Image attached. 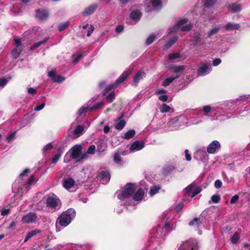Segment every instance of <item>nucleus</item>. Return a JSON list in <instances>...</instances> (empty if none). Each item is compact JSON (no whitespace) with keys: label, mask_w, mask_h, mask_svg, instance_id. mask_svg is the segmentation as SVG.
<instances>
[{"label":"nucleus","mask_w":250,"mask_h":250,"mask_svg":"<svg viewBox=\"0 0 250 250\" xmlns=\"http://www.w3.org/2000/svg\"><path fill=\"white\" fill-rule=\"evenodd\" d=\"M76 216V211L73 208H69L63 211L58 218L56 225H59L61 227L67 226Z\"/></svg>","instance_id":"nucleus-1"},{"label":"nucleus","mask_w":250,"mask_h":250,"mask_svg":"<svg viewBox=\"0 0 250 250\" xmlns=\"http://www.w3.org/2000/svg\"><path fill=\"white\" fill-rule=\"evenodd\" d=\"M44 199L45 200L46 207L52 211L59 210L62 206V202L59 198L54 193L46 195Z\"/></svg>","instance_id":"nucleus-2"},{"label":"nucleus","mask_w":250,"mask_h":250,"mask_svg":"<svg viewBox=\"0 0 250 250\" xmlns=\"http://www.w3.org/2000/svg\"><path fill=\"white\" fill-rule=\"evenodd\" d=\"M145 10L146 12H151L155 10H160L162 7V0H144Z\"/></svg>","instance_id":"nucleus-3"},{"label":"nucleus","mask_w":250,"mask_h":250,"mask_svg":"<svg viewBox=\"0 0 250 250\" xmlns=\"http://www.w3.org/2000/svg\"><path fill=\"white\" fill-rule=\"evenodd\" d=\"M136 190V186L135 184L127 183L125 186L122 191V196L123 198H127L132 195Z\"/></svg>","instance_id":"nucleus-4"},{"label":"nucleus","mask_w":250,"mask_h":250,"mask_svg":"<svg viewBox=\"0 0 250 250\" xmlns=\"http://www.w3.org/2000/svg\"><path fill=\"white\" fill-rule=\"evenodd\" d=\"M38 220V214L33 212H29L22 217V221L24 223H35Z\"/></svg>","instance_id":"nucleus-5"},{"label":"nucleus","mask_w":250,"mask_h":250,"mask_svg":"<svg viewBox=\"0 0 250 250\" xmlns=\"http://www.w3.org/2000/svg\"><path fill=\"white\" fill-rule=\"evenodd\" d=\"M124 117V114L122 113L121 116L117 118L115 120V122L116 123L115 125V128L117 130H121L125 127L126 123L125 120H122Z\"/></svg>","instance_id":"nucleus-6"},{"label":"nucleus","mask_w":250,"mask_h":250,"mask_svg":"<svg viewBox=\"0 0 250 250\" xmlns=\"http://www.w3.org/2000/svg\"><path fill=\"white\" fill-rule=\"evenodd\" d=\"M82 146L81 145H75L71 149V156L73 159H77L80 157L82 151Z\"/></svg>","instance_id":"nucleus-7"},{"label":"nucleus","mask_w":250,"mask_h":250,"mask_svg":"<svg viewBox=\"0 0 250 250\" xmlns=\"http://www.w3.org/2000/svg\"><path fill=\"white\" fill-rule=\"evenodd\" d=\"M220 147L219 142L216 140L213 141L209 144L207 147V151L208 153L213 154L215 151Z\"/></svg>","instance_id":"nucleus-8"},{"label":"nucleus","mask_w":250,"mask_h":250,"mask_svg":"<svg viewBox=\"0 0 250 250\" xmlns=\"http://www.w3.org/2000/svg\"><path fill=\"white\" fill-rule=\"evenodd\" d=\"M49 16V13L47 10L45 9H38L36 10V16L40 20L43 21L46 20Z\"/></svg>","instance_id":"nucleus-9"},{"label":"nucleus","mask_w":250,"mask_h":250,"mask_svg":"<svg viewBox=\"0 0 250 250\" xmlns=\"http://www.w3.org/2000/svg\"><path fill=\"white\" fill-rule=\"evenodd\" d=\"M131 72L132 70L131 69H128L123 72L122 75L116 80L115 82L117 83V86L118 84L123 83L125 81Z\"/></svg>","instance_id":"nucleus-10"},{"label":"nucleus","mask_w":250,"mask_h":250,"mask_svg":"<svg viewBox=\"0 0 250 250\" xmlns=\"http://www.w3.org/2000/svg\"><path fill=\"white\" fill-rule=\"evenodd\" d=\"M98 178L104 181H108L110 179V175L106 170H101L98 173Z\"/></svg>","instance_id":"nucleus-11"},{"label":"nucleus","mask_w":250,"mask_h":250,"mask_svg":"<svg viewBox=\"0 0 250 250\" xmlns=\"http://www.w3.org/2000/svg\"><path fill=\"white\" fill-rule=\"evenodd\" d=\"M145 146L144 143L142 142L138 141H135L132 144L130 147V150L133 151L134 150H140Z\"/></svg>","instance_id":"nucleus-12"},{"label":"nucleus","mask_w":250,"mask_h":250,"mask_svg":"<svg viewBox=\"0 0 250 250\" xmlns=\"http://www.w3.org/2000/svg\"><path fill=\"white\" fill-rule=\"evenodd\" d=\"M188 19L184 18L181 20H179L177 23L171 29L170 32L176 31L178 29H179L181 26H182L183 24L187 23L188 22Z\"/></svg>","instance_id":"nucleus-13"},{"label":"nucleus","mask_w":250,"mask_h":250,"mask_svg":"<svg viewBox=\"0 0 250 250\" xmlns=\"http://www.w3.org/2000/svg\"><path fill=\"white\" fill-rule=\"evenodd\" d=\"M97 7V5L96 4L90 5L84 9L83 12V15L85 16L93 14L96 10Z\"/></svg>","instance_id":"nucleus-14"},{"label":"nucleus","mask_w":250,"mask_h":250,"mask_svg":"<svg viewBox=\"0 0 250 250\" xmlns=\"http://www.w3.org/2000/svg\"><path fill=\"white\" fill-rule=\"evenodd\" d=\"M224 27L227 31H233L235 30H239L240 26L238 23L228 22L224 26Z\"/></svg>","instance_id":"nucleus-15"},{"label":"nucleus","mask_w":250,"mask_h":250,"mask_svg":"<svg viewBox=\"0 0 250 250\" xmlns=\"http://www.w3.org/2000/svg\"><path fill=\"white\" fill-rule=\"evenodd\" d=\"M42 232V230L39 229H36L34 230H32L30 231H29L24 239V242H27L29 239H30L32 237Z\"/></svg>","instance_id":"nucleus-16"},{"label":"nucleus","mask_w":250,"mask_h":250,"mask_svg":"<svg viewBox=\"0 0 250 250\" xmlns=\"http://www.w3.org/2000/svg\"><path fill=\"white\" fill-rule=\"evenodd\" d=\"M180 76H181L180 74H177L174 77H170L167 78L163 82L162 86L164 87L168 86L173 82L174 80L179 78Z\"/></svg>","instance_id":"nucleus-17"},{"label":"nucleus","mask_w":250,"mask_h":250,"mask_svg":"<svg viewBox=\"0 0 250 250\" xmlns=\"http://www.w3.org/2000/svg\"><path fill=\"white\" fill-rule=\"evenodd\" d=\"M145 194L144 190L142 188H139L136 191L134 192L133 199L136 201H141Z\"/></svg>","instance_id":"nucleus-18"},{"label":"nucleus","mask_w":250,"mask_h":250,"mask_svg":"<svg viewBox=\"0 0 250 250\" xmlns=\"http://www.w3.org/2000/svg\"><path fill=\"white\" fill-rule=\"evenodd\" d=\"M74 180L72 178H68L64 179L63 186L66 189H69L74 186Z\"/></svg>","instance_id":"nucleus-19"},{"label":"nucleus","mask_w":250,"mask_h":250,"mask_svg":"<svg viewBox=\"0 0 250 250\" xmlns=\"http://www.w3.org/2000/svg\"><path fill=\"white\" fill-rule=\"evenodd\" d=\"M145 75V73L144 71H139L137 72V73L136 74L135 76L133 78V83H134L136 84V85H137L139 81L143 79V77Z\"/></svg>","instance_id":"nucleus-20"},{"label":"nucleus","mask_w":250,"mask_h":250,"mask_svg":"<svg viewBox=\"0 0 250 250\" xmlns=\"http://www.w3.org/2000/svg\"><path fill=\"white\" fill-rule=\"evenodd\" d=\"M142 16V13L139 10H133L130 15V18L134 20L138 21L140 20Z\"/></svg>","instance_id":"nucleus-21"},{"label":"nucleus","mask_w":250,"mask_h":250,"mask_svg":"<svg viewBox=\"0 0 250 250\" xmlns=\"http://www.w3.org/2000/svg\"><path fill=\"white\" fill-rule=\"evenodd\" d=\"M241 5L238 2H235L232 3L231 5L229 6V8L230 9V10L232 13H236L239 12L241 9Z\"/></svg>","instance_id":"nucleus-22"},{"label":"nucleus","mask_w":250,"mask_h":250,"mask_svg":"<svg viewBox=\"0 0 250 250\" xmlns=\"http://www.w3.org/2000/svg\"><path fill=\"white\" fill-rule=\"evenodd\" d=\"M196 187V185L192 183L187 187L185 189V196H189L193 190Z\"/></svg>","instance_id":"nucleus-23"},{"label":"nucleus","mask_w":250,"mask_h":250,"mask_svg":"<svg viewBox=\"0 0 250 250\" xmlns=\"http://www.w3.org/2000/svg\"><path fill=\"white\" fill-rule=\"evenodd\" d=\"M22 51V48H17L15 47L12 50L11 54L14 58L17 59L19 57L20 54Z\"/></svg>","instance_id":"nucleus-24"},{"label":"nucleus","mask_w":250,"mask_h":250,"mask_svg":"<svg viewBox=\"0 0 250 250\" xmlns=\"http://www.w3.org/2000/svg\"><path fill=\"white\" fill-rule=\"evenodd\" d=\"M115 83L108 85L104 90L102 95L105 96L111 90L116 88L117 87Z\"/></svg>","instance_id":"nucleus-25"},{"label":"nucleus","mask_w":250,"mask_h":250,"mask_svg":"<svg viewBox=\"0 0 250 250\" xmlns=\"http://www.w3.org/2000/svg\"><path fill=\"white\" fill-rule=\"evenodd\" d=\"M136 134L135 130L134 129H130L125 133L124 138L126 140H129L134 137Z\"/></svg>","instance_id":"nucleus-26"},{"label":"nucleus","mask_w":250,"mask_h":250,"mask_svg":"<svg viewBox=\"0 0 250 250\" xmlns=\"http://www.w3.org/2000/svg\"><path fill=\"white\" fill-rule=\"evenodd\" d=\"M48 38H45L43 40L34 43L32 45L30 46V50H33L34 49L39 47L41 45L44 44L48 40Z\"/></svg>","instance_id":"nucleus-27"},{"label":"nucleus","mask_w":250,"mask_h":250,"mask_svg":"<svg viewBox=\"0 0 250 250\" xmlns=\"http://www.w3.org/2000/svg\"><path fill=\"white\" fill-rule=\"evenodd\" d=\"M209 65V64L206 63L202 65L198 70V74L200 75H205L208 69Z\"/></svg>","instance_id":"nucleus-28"},{"label":"nucleus","mask_w":250,"mask_h":250,"mask_svg":"<svg viewBox=\"0 0 250 250\" xmlns=\"http://www.w3.org/2000/svg\"><path fill=\"white\" fill-rule=\"evenodd\" d=\"M121 153L119 152H116L114 153L113 155V161L117 164H120L123 159L121 157Z\"/></svg>","instance_id":"nucleus-29"},{"label":"nucleus","mask_w":250,"mask_h":250,"mask_svg":"<svg viewBox=\"0 0 250 250\" xmlns=\"http://www.w3.org/2000/svg\"><path fill=\"white\" fill-rule=\"evenodd\" d=\"M83 129L84 127L83 126L81 125H77L75 128L73 133L74 135H77V137H79L82 133Z\"/></svg>","instance_id":"nucleus-30"},{"label":"nucleus","mask_w":250,"mask_h":250,"mask_svg":"<svg viewBox=\"0 0 250 250\" xmlns=\"http://www.w3.org/2000/svg\"><path fill=\"white\" fill-rule=\"evenodd\" d=\"M35 182V178L34 175L30 176L29 179L24 184L26 188H29Z\"/></svg>","instance_id":"nucleus-31"},{"label":"nucleus","mask_w":250,"mask_h":250,"mask_svg":"<svg viewBox=\"0 0 250 250\" xmlns=\"http://www.w3.org/2000/svg\"><path fill=\"white\" fill-rule=\"evenodd\" d=\"M204 2V5L205 7L209 8L212 7L216 2V0H203Z\"/></svg>","instance_id":"nucleus-32"},{"label":"nucleus","mask_w":250,"mask_h":250,"mask_svg":"<svg viewBox=\"0 0 250 250\" xmlns=\"http://www.w3.org/2000/svg\"><path fill=\"white\" fill-rule=\"evenodd\" d=\"M178 40L177 37H174L172 39L167 42L165 44V47L166 48H170L174 43L176 42V41Z\"/></svg>","instance_id":"nucleus-33"},{"label":"nucleus","mask_w":250,"mask_h":250,"mask_svg":"<svg viewBox=\"0 0 250 250\" xmlns=\"http://www.w3.org/2000/svg\"><path fill=\"white\" fill-rule=\"evenodd\" d=\"M104 103L103 102H99L98 103L94 105L93 106L90 107L89 108V110L93 111V110H95L100 109L104 105Z\"/></svg>","instance_id":"nucleus-34"},{"label":"nucleus","mask_w":250,"mask_h":250,"mask_svg":"<svg viewBox=\"0 0 250 250\" xmlns=\"http://www.w3.org/2000/svg\"><path fill=\"white\" fill-rule=\"evenodd\" d=\"M115 95L114 91L110 92L105 97L106 101L109 103H111L115 100Z\"/></svg>","instance_id":"nucleus-35"},{"label":"nucleus","mask_w":250,"mask_h":250,"mask_svg":"<svg viewBox=\"0 0 250 250\" xmlns=\"http://www.w3.org/2000/svg\"><path fill=\"white\" fill-rule=\"evenodd\" d=\"M193 43L194 45H200L201 42V35L199 33L195 34L193 37Z\"/></svg>","instance_id":"nucleus-36"},{"label":"nucleus","mask_w":250,"mask_h":250,"mask_svg":"<svg viewBox=\"0 0 250 250\" xmlns=\"http://www.w3.org/2000/svg\"><path fill=\"white\" fill-rule=\"evenodd\" d=\"M240 239L239 233L235 232L230 238V241L232 244H236L237 243Z\"/></svg>","instance_id":"nucleus-37"},{"label":"nucleus","mask_w":250,"mask_h":250,"mask_svg":"<svg viewBox=\"0 0 250 250\" xmlns=\"http://www.w3.org/2000/svg\"><path fill=\"white\" fill-rule=\"evenodd\" d=\"M70 22L69 21H67L65 22L61 23L59 25L58 29L59 31H62L64 30H65L69 25Z\"/></svg>","instance_id":"nucleus-38"},{"label":"nucleus","mask_w":250,"mask_h":250,"mask_svg":"<svg viewBox=\"0 0 250 250\" xmlns=\"http://www.w3.org/2000/svg\"><path fill=\"white\" fill-rule=\"evenodd\" d=\"M220 200L221 197L219 195L214 194L211 197V201H209V203H210L212 202L213 203H218L220 201Z\"/></svg>","instance_id":"nucleus-39"},{"label":"nucleus","mask_w":250,"mask_h":250,"mask_svg":"<svg viewBox=\"0 0 250 250\" xmlns=\"http://www.w3.org/2000/svg\"><path fill=\"white\" fill-rule=\"evenodd\" d=\"M202 190V189L200 187H196L192 191V192L190 194V197L192 198L196 195L199 194Z\"/></svg>","instance_id":"nucleus-40"},{"label":"nucleus","mask_w":250,"mask_h":250,"mask_svg":"<svg viewBox=\"0 0 250 250\" xmlns=\"http://www.w3.org/2000/svg\"><path fill=\"white\" fill-rule=\"evenodd\" d=\"M160 188L157 186H154L151 188L149 192V195L150 196H152L158 192Z\"/></svg>","instance_id":"nucleus-41"},{"label":"nucleus","mask_w":250,"mask_h":250,"mask_svg":"<svg viewBox=\"0 0 250 250\" xmlns=\"http://www.w3.org/2000/svg\"><path fill=\"white\" fill-rule=\"evenodd\" d=\"M156 36L155 35H151L146 39V44L147 45L151 44L155 40Z\"/></svg>","instance_id":"nucleus-42"},{"label":"nucleus","mask_w":250,"mask_h":250,"mask_svg":"<svg viewBox=\"0 0 250 250\" xmlns=\"http://www.w3.org/2000/svg\"><path fill=\"white\" fill-rule=\"evenodd\" d=\"M200 224H201L200 219L198 218H194L192 220L189 221L188 225L190 226H193L194 225L198 226Z\"/></svg>","instance_id":"nucleus-43"},{"label":"nucleus","mask_w":250,"mask_h":250,"mask_svg":"<svg viewBox=\"0 0 250 250\" xmlns=\"http://www.w3.org/2000/svg\"><path fill=\"white\" fill-rule=\"evenodd\" d=\"M16 131H15L14 132H10L8 136H7L6 140L8 143H10L12 140H13L15 138Z\"/></svg>","instance_id":"nucleus-44"},{"label":"nucleus","mask_w":250,"mask_h":250,"mask_svg":"<svg viewBox=\"0 0 250 250\" xmlns=\"http://www.w3.org/2000/svg\"><path fill=\"white\" fill-rule=\"evenodd\" d=\"M220 28V26L219 27H215L214 28L211 29L208 32V38H210L211 37V36L217 33L219 31Z\"/></svg>","instance_id":"nucleus-45"},{"label":"nucleus","mask_w":250,"mask_h":250,"mask_svg":"<svg viewBox=\"0 0 250 250\" xmlns=\"http://www.w3.org/2000/svg\"><path fill=\"white\" fill-rule=\"evenodd\" d=\"M170 109L171 108L169 105L166 104H163L160 108V111L162 113L167 112L170 111Z\"/></svg>","instance_id":"nucleus-46"},{"label":"nucleus","mask_w":250,"mask_h":250,"mask_svg":"<svg viewBox=\"0 0 250 250\" xmlns=\"http://www.w3.org/2000/svg\"><path fill=\"white\" fill-rule=\"evenodd\" d=\"M185 69L184 65L176 66L174 68L173 72L174 73H182Z\"/></svg>","instance_id":"nucleus-47"},{"label":"nucleus","mask_w":250,"mask_h":250,"mask_svg":"<svg viewBox=\"0 0 250 250\" xmlns=\"http://www.w3.org/2000/svg\"><path fill=\"white\" fill-rule=\"evenodd\" d=\"M192 28V25L191 24H188L186 25L183 26L181 28V30L183 32L184 31H189Z\"/></svg>","instance_id":"nucleus-48"},{"label":"nucleus","mask_w":250,"mask_h":250,"mask_svg":"<svg viewBox=\"0 0 250 250\" xmlns=\"http://www.w3.org/2000/svg\"><path fill=\"white\" fill-rule=\"evenodd\" d=\"M180 57V55L179 53H175L170 54L168 56V58L170 60H173L179 58Z\"/></svg>","instance_id":"nucleus-49"},{"label":"nucleus","mask_w":250,"mask_h":250,"mask_svg":"<svg viewBox=\"0 0 250 250\" xmlns=\"http://www.w3.org/2000/svg\"><path fill=\"white\" fill-rule=\"evenodd\" d=\"M62 155V153L61 151L58 152L52 158V163H56L60 159L61 156Z\"/></svg>","instance_id":"nucleus-50"},{"label":"nucleus","mask_w":250,"mask_h":250,"mask_svg":"<svg viewBox=\"0 0 250 250\" xmlns=\"http://www.w3.org/2000/svg\"><path fill=\"white\" fill-rule=\"evenodd\" d=\"M64 80V78L60 75H58L55 76L53 79L54 82L57 83H61Z\"/></svg>","instance_id":"nucleus-51"},{"label":"nucleus","mask_w":250,"mask_h":250,"mask_svg":"<svg viewBox=\"0 0 250 250\" xmlns=\"http://www.w3.org/2000/svg\"><path fill=\"white\" fill-rule=\"evenodd\" d=\"M11 212V209L10 208H2L1 210V215L2 216L8 215Z\"/></svg>","instance_id":"nucleus-52"},{"label":"nucleus","mask_w":250,"mask_h":250,"mask_svg":"<svg viewBox=\"0 0 250 250\" xmlns=\"http://www.w3.org/2000/svg\"><path fill=\"white\" fill-rule=\"evenodd\" d=\"M88 107L83 106L78 111L79 114L80 115L85 114L88 110H89Z\"/></svg>","instance_id":"nucleus-53"},{"label":"nucleus","mask_w":250,"mask_h":250,"mask_svg":"<svg viewBox=\"0 0 250 250\" xmlns=\"http://www.w3.org/2000/svg\"><path fill=\"white\" fill-rule=\"evenodd\" d=\"M30 169L29 168L25 169L22 172L20 175L19 178L21 179H22V177L24 176H27L28 174L30 173Z\"/></svg>","instance_id":"nucleus-54"},{"label":"nucleus","mask_w":250,"mask_h":250,"mask_svg":"<svg viewBox=\"0 0 250 250\" xmlns=\"http://www.w3.org/2000/svg\"><path fill=\"white\" fill-rule=\"evenodd\" d=\"M95 149V146L93 145H90L87 150V153L88 154H93L94 153Z\"/></svg>","instance_id":"nucleus-55"},{"label":"nucleus","mask_w":250,"mask_h":250,"mask_svg":"<svg viewBox=\"0 0 250 250\" xmlns=\"http://www.w3.org/2000/svg\"><path fill=\"white\" fill-rule=\"evenodd\" d=\"M8 81L7 80L4 78H0V86L3 87L7 83Z\"/></svg>","instance_id":"nucleus-56"},{"label":"nucleus","mask_w":250,"mask_h":250,"mask_svg":"<svg viewBox=\"0 0 250 250\" xmlns=\"http://www.w3.org/2000/svg\"><path fill=\"white\" fill-rule=\"evenodd\" d=\"M239 197L238 195H235L232 196L230 201V203L231 204H235L239 200Z\"/></svg>","instance_id":"nucleus-57"},{"label":"nucleus","mask_w":250,"mask_h":250,"mask_svg":"<svg viewBox=\"0 0 250 250\" xmlns=\"http://www.w3.org/2000/svg\"><path fill=\"white\" fill-rule=\"evenodd\" d=\"M83 54L81 53L78 55L76 58L73 61V62L74 64H77L83 57Z\"/></svg>","instance_id":"nucleus-58"},{"label":"nucleus","mask_w":250,"mask_h":250,"mask_svg":"<svg viewBox=\"0 0 250 250\" xmlns=\"http://www.w3.org/2000/svg\"><path fill=\"white\" fill-rule=\"evenodd\" d=\"M14 41L15 44V47L19 48V47L21 46L22 44L21 40L20 38L15 39Z\"/></svg>","instance_id":"nucleus-59"},{"label":"nucleus","mask_w":250,"mask_h":250,"mask_svg":"<svg viewBox=\"0 0 250 250\" xmlns=\"http://www.w3.org/2000/svg\"><path fill=\"white\" fill-rule=\"evenodd\" d=\"M53 148V145L51 143L46 145L43 148V152H46L48 150H51Z\"/></svg>","instance_id":"nucleus-60"},{"label":"nucleus","mask_w":250,"mask_h":250,"mask_svg":"<svg viewBox=\"0 0 250 250\" xmlns=\"http://www.w3.org/2000/svg\"><path fill=\"white\" fill-rule=\"evenodd\" d=\"M203 111L205 114H208L211 111V107L209 105H205L203 107Z\"/></svg>","instance_id":"nucleus-61"},{"label":"nucleus","mask_w":250,"mask_h":250,"mask_svg":"<svg viewBox=\"0 0 250 250\" xmlns=\"http://www.w3.org/2000/svg\"><path fill=\"white\" fill-rule=\"evenodd\" d=\"M222 185V183L220 180L218 179L215 181L214 187L216 188H221Z\"/></svg>","instance_id":"nucleus-62"},{"label":"nucleus","mask_w":250,"mask_h":250,"mask_svg":"<svg viewBox=\"0 0 250 250\" xmlns=\"http://www.w3.org/2000/svg\"><path fill=\"white\" fill-rule=\"evenodd\" d=\"M221 62V60L219 58L215 59L212 62V65L214 66H217Z\"/></svg>","instance_id":"nucleus-63"},{"label":"nucleus","mask_w":250,"mask_h":250,"mask_svg":"<svg viewBox=\"0 0 250 250\" xmlns=\"http://www.w3.org/2000/svg\"><path fill=\"white\" fill-rule=\"evenodd\" d=\"M124 29V26L123 25H119L116 27L115 29V31L118 33H121L123 31Z\"/></svg>","instance_id":"nucleus-64"}]
</instances>
